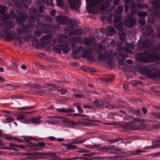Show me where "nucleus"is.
I'll use <instances>...</instances> for the list:
<instances>
[{"instance_id": "obj_1", "label": "nucleus", "mask_w": 160, "mask_h": 160, "mask_svg": "<svg viewBox=\"0 0 160 160\" xmlns=\"http://www.w3.org/2000/svg\"><path fill=\"white\" fill-rule=\"evenodd\" d=\"M111 1H86V9L89 13L96 14L99 11L102 14H106L108 16H104L100 17L101 21H110L112 14L108 8Z\"/></svg>"}, {"instance_id": "obj_2", "label": "nucleus", "mask_w": 160, "mask_h": 160, "mask_svg": "<svg viewBox=\"0 0 160 160\" xmlns=\"http://www.w3.org/2000/svg\"><path fill=\"white\" fill-rule=\"evenodd\" d=\"M149 51L145 50L143 52H139L135 55V58L137 61L145 63L153 62L157 60H160V54L154 53L149 54Z\"/></svg>"}, {"instance_id": "obj_3", "label": "nucleus", "mask_w": 160, "mask_h": 160, "mask_svg": "<svg viewBox=\"0 0 160 160\" xmlns=\"http://www.w3.org/2000/svg\"><path fill=\"white\" fill-rule=\"evenodd\" d=\"M30 11L32 15L29 17V22L33 26H34L35 25L34 23L36 19H38L36 26L38 28H42L41 27H39L38 26V22L40 23L41 22L44 23V22H46L47 21L50 19V16L45 14L42 15L38 13L37 10L35 8H30Z\"/></svg>"}, {"instance_id": "obj_4", "label": "nucleus", "mask_w": 160, "mask_h": 160, "mask_svg": "<svg viewBox=\"0 0 160 160\" xmlns=\"http://www.w3.org/2000/svg\"><path fill=\"white\" fill-rule=\"evenodd\" d=\"M117 52H115L112 49L108 50L104 52L103 54L100 53L98 55L99 60L105 61L108 59L106 62L107 64L111 67H112L114 65L113 58L110 57L111 56H116L118 55Z\"/></svg>"}, {"instance_id": "obj_5", "label": "nucleus", "mask_w": 160, "mask_h": 160, "mask_svg": "<svg viewBox=\"0 0 160 160\" xmlns=\"http://www.w3.org/2000/svg\"><path fill=\"white\" fill-rule=\"evenodd\" d=\"M5 25L7 28H2L0 29V37H4L9 41H12L13 35L12 30L10 29L12 28L14 24L12 22L8 21L4 23Z\"/></svg>"}, {"instance_id": "obj_6", "label": "nucleus", "mask_w": 160, "mask_h": 160, "mask_svg": "<svg viewBox=\"0 0 160 160\" xmlns=\"http://www.w3.org/2000/svg\"><path fill=\"white\" fill-rule=\"evenodd\" d=\"M125 120H127L130 121V122L125 123H120L119 124V127L124 129H133L134 127L132 124L137 123V122H141L142 120L141 119L135 118L133 116L129 114H126L124 118Z\"/></svg>"}, {"instance_id": "obj_7", "label": "nucleus", "mask_w": 160, "mask_h": 160, "mask_svg": "<svg viewBox=\"0 0 160 160\" xmlns=\"http://www.w3.org/2000/svg\"><path fill=\"white\" fill-rule=\"evenodd\" d=\"M94 105L96 108H124L123 103L120 102L117 105H110L107 101L95 100L94 103Z\"/></svg>"}, {"instance_id": "obj_8", "label": "nucleus", "mask_w": 160, "mask_h": 160, "mask_svg": "<svg viewBox=\"0 0 160 160\" xmlns=\"http://www.w3.org/2000/svg\"><path fill=\"white\" fill-rule=\"evenodd\" d=\"M55 19L58 22L67 25L65 28V30L67 31L74 28V24L72 23V20L69 18L63 16H58L56 17Z\"/></svg>"}, {"instance_id": "obj_9", "label": "nucleus", "mask_w": 160, "mask_h": 160, "mask_svg": "<svg viewBox=\"0 0 160 160\" xmlns=\"http://www.w3.org/2000/svg\"><path fill=\"white\" fill-rule=\"evenodd\" d=\"M91 148L96 149L97 150L105 151L114 150L115 151L111 152L113 154H117L121 152V150L117 148L114 146L109 145L106 146H102L101 144L93 145L90 146Z\"/></svg>"}, {"instance_id": "obj_10", "label": "nucleus", "mask_w": 160, "mask_h": 160, "mask_svg": "<svg viewBox=\"0 0 160 160\" xmlns=\"http://www.w3.org/2000/svg\"><path fill=\"white\" fill-rule=\"evenodd\" d=\"M30 26L28 24H24L22 27L17 29L18 35L16 36V38L18 40L20 44L22 43L23 38H25L26 37L25 36L22 37L21 35L23 34H25L28 31V29L30 28Z\"/></svg>"}, {"instance_id": "obj_11", "label": "nucleus", "mask_w": 160, "mask_h": 160, "mask_svg": "<svg viewBox=\"0 0 160 160\" xmlns=\"http://www.w3.org/2000/svg\"><path fill=\"white\" fill-rule=\"evenodd\" d=\"M155 38L153 36L151 37L150 40L147 38L143 40H140L138 41V48L141 50L143 48L149 47L153 43H155Z\"/></svg>"}, {"instance_id": "obj_12", "label": "nucleus", "mask_w": 160, "mask_h": 160, "mask_svg": "<svg viewBox=\"0 0 160 160\" xmlns=\"http://www.w3.org/2000/svg\"><path fill=\"white\" fill-rule=\"evenodd\" d=\"M53 49L57 53L59 54L61 53L62 51L64 53H68L70 51L69 44L67 42L63 44L56 45L53 47Z\"/></svg>"}, {"instance_id": "obj_13", "label": "nucleus", "mask_w": 160, "mask_h": 160, "mask_svg": "<svg viewBox=\"0 0 160 160\" xmlns=\"http://www.w3.org/2000/svg\"><path fill=\"white\" fill-rule=\"evenodd\" d=\"M51 20V18H50V19L49 20H48L46 22H41L40 23L39 22H38V26L39 27H41L42 28H47L50 31L49 33L51 32H52L51 31H58L60 28V24H56L53 25L50 24V23H48V22L50 21Z\"/></svg>"}, {"instance_id": "obj_14", "label": "nucleus", "mask_w": 160, "mask_h": 160, "mask_svg": "<svg viewBox=\"0 0 160 160\" xmlns=\"http://www.w3.org/2000/svg\"><path fill=\"white\" fill-rule=\"evenodd\" d=\"M122 42H120L118 44V50L119 51H124L127 52H129L130 51V50L129 49V48L131 49H134V45L132 43H128L127 42H126V48H125V47H122V46L123 45Z\"/></svg>"}, {"instance_id": "obj_15", "label": "nucleus", "mask_w": 160, "mask_h": 160, "mask_svg": "<svg viewBox=\"0 0 160 160\" xmlns=\"http://www.w3.org/2000/svg\"><path fill=\"white\" fill-rule=\"evenodd\" d=\"M132 16V15H130L128 16L126 20H124L125 25L129 28L133 27L136 24L137 20Z\"/></svg>"}, {"instance_id": "obj_16", "label": "nucleus", "mask_w": 160, "mask_h": 160, "mask_svg": "<svg viewBox=\"0 0 160 160\" xmlns=\"http://www.w3.org/2000/svg\"><path fill=\"white\" fill-rule=\"evenodd\" d=\"M30 146L31 149L35 151H40L43 149L44 148L47 147L46 143L43 142H40L37 143H31Z\"/></svg>"}, {"instance_id": "obj_17", "label": "nucleus", "mask_w": 160, "mask_h": 160, "mask_svg": "<svg viewBox=\"0 0 160 160\" xmlns=\"http://www.w3.org/2000/svg\"><path fill=\"white\" fill-rule=\"evenodd\" d=\"M53 117L59 119L58 121L60 122H63L64 123L67 124L69 125L74 126L76 125H78L79 124V123L78 122L71 121L69 119L62 117L54 116Z\"/></svg>"}, {"instance_id": "obj_18", "label": "nucleus", "mask_w": 160, "mask_h": 160, "mask_svg": "<svg viewBox=\"0 0 160 160\" xmlns=\"http://www.w3.org/2000/svg\"><path fill=\"white\" fill-rule=\"evenodd\" d=\"M19 15L17 16L16 18L17 22L19 24L23 23L28 18V16L24 12H18Z\"/></svg>"}, {"instance_id": "obj_19", "label": "nucleus", "mask_w": 160, "mask_h": 160, "mask_svg": "<svg viewBox=\"0 0 160 160\" xmlns=\"http://www.w3.org/2000/svg\"><path fill=\"white\" fill-rule=\"evenodd\" d=\"M144 72L147 75L150 76L152 78L155 79L158 78H160V70H157V72L152 73L150 69L146 68L144 70Z\"/></svg>"}, {"instance_id": "obj_20", "label": "nucleus", "mask_w": 160, "mask_h": 160, "mask_svg": "<svg viewBox=\"0 0 160 160\" xmlns=\"http://www.w3.org/2000/svg\"><path fill=\"white\" fill-rule=\"evenodd\" d=\"M70 8L76 11L78 10L81 4V1H68Z\"/></svg>"}, {"instance_id": "obj_21", "label": "nucleus", "mask_w": 160, "mask_h": 160, "mask_svg": "<svg viewBox=\"0 0 160 160\" xmlns=\"http://www.w3.org/2000/svg\"><path fill=\"white\" fill-rule=\"evenodd\" d=\"M41 118L40 117L38 116L32 118L31 120L29 119L24 120L23 122L25 124H30L32 123L34 124L38 125L40 123Z\"/></svg>"}, {"instance_id": "obj_22", "label": "nucleus", "mask_w": 160, "mask_h": 160, "mask_svg": "<svg viewBox=\"0 0 160 160\" xmlns=\"http://www.w3.org/2000/svg\"><path fill=\"white\" fill-rule=\"evenodd\" d=\"M93 51L92 48L88 47L83 48L82 54L83 57L84 58H86L92 54Z\"/></svg>"}, {"instance_id": "obj_23", "label": "nucleus", "mask_w": 160, "mask_h": 160, "mask_svg": "<svg viewBox=\"0 0 160 160\" xmlns=\"http://www.w3.org/2000/svg\"><path fill=\"white\" fill-rule=\"evenodd\" d=\"M128 112L130 113L134 114L137 116L142 117L143 115L139 109H135L133 108H129L128 109Z\"/></svg>"}, {"instance_id": "obj_24", "label": "nucleus", "mask_w": 160, "mask_h": 160, "mask_svg": "<svg viewBox=\"0 0 160 160\" xmlns=\"http://www.w3.org/2000/svg\"><path fill=\"white\" fill-rule=\"evenodd\" d=\"M144 150H133V151H128L126 152H123L122 153L126 154L127 155H140V153H143L145 152Z\"/></svg>"}, {"instance_id": "obj_25", "label": "nucleus", "mask_w": 160, "mask_h": 160, "mask_svg": "<svg viewBox=\"0 0 160 160\" xmlns=\"http://www.w3.org/2000/svg\"><path fill=\"white\" fill-rule=\"evenodd\" d=\"M86 120L88 121V122H82L80 123V124L84 126H87L88 125H95L94 124L96 122L101 123L102 122L97 120H91L89 119H86Z\"/></svg>"}, {"instance_id": "obj_26", "label": "nucleus", "mask_w": 160, "mask_h": 160, "mask_svg": "<svg viewBox=\"0 0 160 160\" xmlns=\"http://www.w3.org/2000/svg\"><path fill=\"white\" fill-rule=\"evenodd\" d=\"M52 37V35L51 34H47L43 36L40 39V40L42 41H45L42 42V44H43L44 46H45L49 42L48 41Z\"/></svg>"}, {"instance_id": "obj_27", "label": "nucleus", "mask_w": 160, "mask_h": 160, "mask_svg": "<svg viewBox=\"0 0 160 160\" xmlns=\"http://www.w3.org/2000/svg\"><path fill=\"white\" fill-rule=\"evenodd\" d=\"M57 110L58 112L62 113H68L72 112H74L75 110L72 108H57Z\"/></svg>"}, {"instance_id": "obj_28", "label": "nucleus", "mask_w": 160, "mask_h": 160, "mask_svg": "<svg viewBox=\"0 0 160 160\" xmlns=\"http://www.w3.org/2000/svg\"><path fill=\"white\" fill-rule=\"evenodd\" d=\"M92 42V39L90 37H88L81 39V38L80 40V43L81 44H85L86 45H90Z\"/></svg>"}, {"instance_id": "obj_29", "label": "nucleus", "mask_w": 160, "mask_h": 160, "mask_svg": "<svg viewBox=\"0 0 160 160\" xmlns=\"http://www.w3.org/2000/svg\"><path fill=\"white\" fill-rule=\"evenodd\" d=\"M50 32L49 30H47L45 28L37 29L34 31L35 35L37 36H40L42 33H48Z\"/></svg>"}, {"instance_id": "obj_30", "label": "nucleus", "mask_w": 160, "mask_h": 160, "mask_svg": "<svg viewBox=\"0 0 160 160\" xmlns=\"http://www.w3.org/2000/svg\"><path fill=\"white\" fill-rule=\"evenodd\" d=\"M145 34L147 35H150L153 32L152 28L150 26H146L143 29Z\"/></svg>"}, {"instance_id": "obj_31", "label": "nucleus", "mask_w": 160, "mask_h": 160, "mask_svg": "<svg viewBox=\"0 0 160 160\" xmlns=\"http://www.w3.org/2000/svg\"><path fill=\"white\" fill-rule=\"evenodd\" d=\"M105 49V46L101 42L98 43L95 47V52L97 53L101 52Z\"/></svg>"}, {"instance_id": "obj_32", "label": "nucleus", "mask_w": 160, "mask_h": 160, "mask_svg": "<svg viewBox=\"0 0 160 160\" xmlns=\"http://www.w3.org/2000/svg\"><path fill=\"white\" fill-rule=\"evenodd\" d=\"M115 29L112 26L108 27L106 29V33L107 35L112 36V34L116 32Z\"/></svg>"}, {"instance_id": "obj_33", "label": "nucleus", "mask_w": 160, "mask_h": 160, "mask_svg": "<svg viewBox=\"0 0 160 160\" xmlns=\"http://www.w3.org/2000/svg\"><path fill=\"white\" fill-rule=\"evenodd\" d=\"M68 38V36L62 34L58 35L57 38L58 41L59 42H63L65 40Z\"/></svg>"}, {"instance_id": "obj_34", "label": "nucleus", "mask_w": 160, "mask_h": 160, "mask_svg": "<svg viewBox=\"0 0 160 160\" xmlns=\"http://www.w3.org/2000/svg\"><path fill=\"white\" fill-rule=\"evenodd\" d=\"M83 32V31L80 28L76 29H74L72 32H69V35H81L82 33Z\"/></svg>"}, {"instance_id": "obj_35", "label": "nucleus", "mask_w": 160, "mask_h": 160, "mask_svg": "<svg viewBox=\"0 0 160 160\" xmlns=\"http://www.w3.org/2000/svg\"><path fill=\"white\" fill-rule=\"evenodd\" d=\"M26 85L29 87L35 89H39L41 88V85L37 83H35L32 84L28 83H27Z\"/></svg>"}, {"instance_id": "obj_36", "label": "nucleus", "mask_w": 160, "mask_h": 160, "mask_svg": "<svg viewBox=\"0 0 160 160\" xmlns=\"http://www.w3.org/2000/svg\"><path fill=\"white\" fill-rule=\"evenodd\" d=\"M80 39L81 37H72L69 39V41L72 44L75 45V41H77L80 43Z\"/></svg>"}, {"instance_id": "obj_37", "label": "nucleus", "mask_w": 160, "mask_h": 160, "mask_svg": "<svg viewBox=\"0 0 160 160\" xmlns=\"http://www.w3.org/2000/svg\"><path fill=\"white\" fill-rule=\"evenodd\" d=\"M25 139V140L26 142L28 143V144L27 145V148H28L31 149V148L30 146L31 143H33L32 142H30L31 140H34V138L31 137H24Z\"/></svg>"}, {"instance_id": "obj_38", "label": "nucleus", "mask_w": 160, "mask_h": 160, "mask_svg": "<svg viewBox=\"0 0 160 160\" xmlns=\"http://www.w3.org/2000/svg\"><path fill=\"white\" fill-rule=\"evenodd\" d=\"M154 15L158 17H160V4L157 3L156 8L153 11Z\"/></svg>"}, {"instance_id": "obj_39", "label": "nucleus", "mask_w": 160, "mask_h": 160, "mask_svg": "<svg viewBox=\"0 0 160 160\" xmlns=\"http://www.w3.org/2000/svg\"><path fill=\"white\" fill-rule=\"evenodd\" d=\"M122 57V59L118 58V62L119 64L122 65H123L124 64V59L125 58L127 57L126 55L124 54H122L120 55Z\"/></svg>"}, {"instance_id": "obj_40", "label": "nucleus", "mask_w": 160, "mask_h": 160, "mask_svg": "<svg viewBox=\"0 0 160 160\" xmlns=\"http://www.w3.org/2000/svg\"><path fill=\"white\" fill-rule=\"evenodd\" d=\"M86 140V139L80 140L78 138H76L72 140V143L73 144H81L84 142Z\"/></svg>"}, {"instance_id": "obj_41", "label": "nucleus", "mask_w": 160, "mask_h": 160, "mask_svg": "<svg viewBox=\"0 0 160 160\" xmlns=\"http://www.w3.org/2000/svg\"><path fill=\"white\" fill-rule=\"evenodd\" d=\"M10 19V15L7 14L2 16L1 17V20L4 23L6 22H8Z\"/></svg>"}, {"instance_id": "obj_42", "label": "nucleus", "mask_w": 160, "mask_h": 160, "mask_svg": "<svg viewBox=\"0 0 160 160\" xmlns=\"http://www.w3.org/2000/svg\"><path fill=\"white\" fill-rule=\"evenodd\" d=\"M48 155H49V156L53 158V160H61L59 157L54 152L52 153H47Z\"/></svg>"}, {"instance_id": "obj_43", "label": "nucleus", "mask_w": 160, "mask_h": 160, "mask_svg": "<svg viewBox=\"0 0 160 160\" xmlns=\"http://www.w3.org/2000/svg\"><path fill=\"white\" fill-rule=\"evenodd\" d=\"M122 18L121 16H115L114 18L113 22L115 24L122 22Z\"/></svg>"}, {"instance_id": "obj_44", "label": "nucleus", "mask_w": 160, "mask_h": 160, "mask_svg": "<svg viewBox=\"0 0 160 160\" xmlns=\"http://www.w3.org/2000/svg\"><path fill=\"white\" fill-rule=\"evenodd\" d=\"M46 87L47 88H49L50 90L51 91L55 90L57 88V86L54 84H48Z\"/></svg>"}, {"instance_id": "obj_45", "label": "nucleus", "mask_w": 160, "mask_h": 160, "mask_svg": "<svg viewBox=\"0 0 160 160\" xmlns=\"http://www.w3.org/2000/svg\"><path fill=\"white\" fill-rule=\"evenodd\" d=\"M114 27L118 30H121L122 29L123 26V24L122 22L119 23H118L114 24Z\"/></svg>"}, {"instance_id": "obj_46", "label": "nucleus", "mask_w": 160, "mask_h": 160, "mask_svg": "<svg viewBox=\"0 0 160 160\" xmlns=\"http://www.w3.org/2000/svg\"><path fill=\"white\" fill-rule=\"evenodd\" d=\"M14 121V119L11 117H9L6 118L4 120L5 123H10Z\"/></svg>"}, {"instance_id": "obj_47", "label": "nucleus", "mask_w": 160, "mask_h": 160, "mask_svg": "<svg viewBox=\"0 0 160 160\" xmlns=\"http://www.w3.org/2000/svg\"><path fill=\"white\" fill-rule=\"evenodd\" d=\"M85 157L81 156L75 157L70 158H67L63 159V160H74L77 159H84V160Z\"/></svg>"}, {"instance_id": "obj_48", "label": "nucleus", "mask_w": 160, "mask_h": 160, "mask_svg": "<svg viewBox=\"0 0 160 160\" xmlns=\"http://www.w3.org/2000/svg\"><path fill=\"white\" fill-rule=\"evenodd\" d=\"M123 11V7L122 6H119L117 8L116 10V13L117 14L120 15Z\"/></svg>"}, {"instance_id": "obj_49", "label": "nucleus", "mask_w": 160, "mask_h": 160, "mask_svg": "<svg viewBox=\"0 0 160 160\" xmlns=\"http://www.w3.org/2000/svg\"><path fill=\"white\" fill-rule=\"evenodd\" d=\"M148 15V13L146 11L139 12L138 16L140 18L145 17Z\"/></svg>"}, {"instance_id": "obj_50", "label": "nucleus", "mask_w": 160, "mask_h": 160, "mask_svg": "<svg viewBox=\"0 0 160 160\" xmlns=\"http://www.w3.org/2000/svg\"><path fill=\"white\" fill-rule=\"evenodd\" d=\"M138 8L142 9L147 8L149 7V5L146 3L138 4Z\"/></svg>"}, {"instance_id": "obj_51", "label": "nucleus", "mask_w": 160, "mask_h": 160, "mask_svg": "<svg viewBox=\"0 0 160 160\" xmlns=\"http://www.w3.org/2000/svg\"><path fill=\"white\" fill-rule=\"evenodd\" d=\"M152 148H159L160 147V140H157L153 145L151 146Z\"/></svg>"}, {"instance_id": "obj_52", "label": "nucleus", "mask_w": 160, "mask_h": 160, "mask_svg": "<svg viewBox=\"0 0 160 160\" xmlns=\"http://www.w3.org/2000/svg\"><path fill=\"white\" fill-rule=\"evenodd\" d=\"M84 71L88 72H96V70L94 68H86L84 69Z\"/></svg>"}, {"instance_id": "obj_53", "label": "nucleus", "mask_w": 160, "mask_h": 160, "mask_svg": "<svg viewBox=\"0 0 160 160\" xmlns=\"http://www.w3.org/2000/svg\"><path fill=\"white\" fill-rule=\"evenodd\" d=\"M4 89L8 90H13V87L12 85L11 84L6 85L3 86Z\"/></svg>"}, {"instance_id": "obj_54", "label": "nucleus", "mask_w": 160, "mask_h": 160, "mask_svg": "<svg viewBox=\"0 0 160 160\" xmlns=\"http://www.w3.org/2000/svg\"><path fill=\"white\" fill-rule=\"evenodd\" d=\"M152 117L160 120V112H155L152 113Z\"/></svg>"}, {"instance_id": "obj_55", "label": "nucleus", "mask_w": 160, "mask_h": 160, "mask_svg": "<svg viewBox=\"0 0 160 160\" xmlns=\"http://www.w3.org/2000/svg\"><path fill=\"white\" fill-rule=\"evenodd\" d=\"M6 10V7L2 5H0V13L3 14Z\"/></svg>"}, {"instance_id": "obj_56", "label": "nucleus", "mask_w": 160, "mask_h": 160, "mask_svg": "<svg viewBox=\"0 0 160 160\" xmlns=\"http://www.w3.org/2000/svg\"><path fill=\"white\" fill-rule=\"evenodd\" d=\"M83 47L82 46H80L79 48H78L76 50H74L73 51V53L74 54H77L81 52V50L82 51Z\"/></svg>"}, {"instance_id": "obj_57", "label": "nucleus", "mask_w": 160, "mask_h": 160, "mask_svg": "<svg viewBox=\"0 0 160 160\" xmlns=\"http://www.w3.org/2000/svg\"><path fill=\"white\" fill-rule=\"evenodd\" d=\"M17 118L18 120H22V123H24L23 122L24 121V120H25V119H25V116L23 115L22 114H20L19 115L17 116ZM27 119H26V120H27Z\"/></svg>"}, {"instance_id": "obj_58", "label": "nucleus", "mask_w": 160, "mask_h": 160, "mask_svg": "<svg viewBox=\"0 0 160 160\" xmlns=\"http://www.w3.org/2000/svg\"><path fill=\"white\" fill-rule=\"evenodd\" d=\"M9 146L11 147L10 148H11V149H12L13 150L16 151L18 150V149H17L15 148H18V145L14 144L13 143H9Z\"/></svg>"}, {"instance_id": "obj_59", "label": "nucleus", "mask_w": 160, "mask_h": 160, "mask_svg": "<svg viewBox=\"0 0 160 160\" xmlns=\"http://www.w3.org/2000/svg\"><path fill=\"white\" fill-rule=\"evenodd\" d=\"M67 146V149H75L77 148V146L74 145H73L71 144H68V145H66Z\"/></svg>"}, {"instance_id": "obj_60", "label": "nucleus", "mask_w": 160, "mask_h": 160, "mask_svg": "<svg viewBox=\"0 0 160 160\" xmlns=\"http://www.w3.org/2000/svg\"><path fill=\"white\" fill-rule=\"evenodd\" d=\"M33 93L36 94H38L40 96H42L45 94L46 92L44 91H38L34 92Z\"/></svg>"}, {"instance_id": "obj_61", "label": "nucleus", "mask_w": 160, "mask_h": 160, "mask_svg": "<svg viewBox=\"0 0 160 160\" xmlns=\"http://www.w3.org/2000/svg\"><path fill=\"white\" fill-rule=\"evenodd\" d=\"M96 154L94 152H91L90 153H88L86 154H82V155L84 156H87L88 157H93Z\"/></svg>"}, {"instance_id": "obj_62", "label": "nucleus", "mask_w": 160, "mask_h": 160, "mask_svg": "<svg viewBox=\"0 0 160 160\" xmlns=\"http://www.w3.org/2000/svg\"><path fill=\"white\" fill-rule=\"evenodd\" d=\"M10 15L13 18H16L17 17V15L14 12V10L13 9H12L10 11Z\"/></svg>"}, {"instance_id": "obj_63", "label": "nucleus", "mask_w": 160, "mask_h": 160, "mask_svg": "<svg viewBox=\"0 0 160 160\" xmlns=\"http://www.w3.org/2000/svg\"><path fill=\"white\" fill-rule=\"evenodd\" d=\"M73 104L76 106L79 112L82 113L83 112V111L81 107L76 105L75 103H73Z\"/></svg>"}, {"instance_id": "obj_64", "label": "nucleus", "mask_w": 160, "mask_h": 160, "mask_svg": "<svg viewBox=\"0 0 160 160\" xmlns=\"http://www.w3.org/2000/svg\"><path fill=\"white\" fill-rule=\"evenodd\" d=\"M56 1L58 6L62 7L64 6V4L63 1Z\"/></svg>"}]
</instances>
